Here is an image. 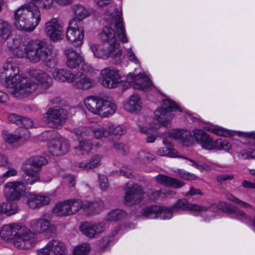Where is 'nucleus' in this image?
<instances>
[{
    "label": "nucleus",
    "mask_w": 255,
    "mask_h": 255,
    "mask_svg": "<svg viewBox=\"0 0 255 255\" xmlns=\"http://www.w3.org/2000/svg\"><path fill=\"white\" fill-rule=\"evenodd\" d=\"M7 45L15 56L25 57L33 63L45 60L52 53V47L46 42L31 40L19 36L9 39Z\"/></svg>",
    "instance_id": "f257e3e1"
},
{
    "label": "nucleus",
    "mask_w": 255,
    "mask_h": 255,
    "mask_svg": "<svg viewBox=\"0 0 255 255\" xmlns=\"http://www.w3.org/2000/svg\"><path fill=\"white\" fill-rule=\"evenodd\" d=\"M19 69L15 60L12 59L7 60L4 64L2 76L5 78V86L8 92L13 97L23 98L35 91L37 85L31 80L21 78L18 73Z\"/></svg>",
    "instance_id": "f03ea898"
},
{
    "label": "nucleus",
    "mask_w": 255,
    "mask_h": 255,
    "mask_svg": "<svg viewBox=\"0 0 255 255\" xmlns=\"http://www.w3.org/2000/svg\"><path fill=\"white\" fill-rule=\"evenodd\" d=\"M102 44H91L90 48L94 56L98 58L107 59L109 57L119 58L122 54L121 45L113 29L105 26L101 34Z\"/></svg>",
    "instance_id": "7ed1b4c3"
},
{
    "label": "nucleus",
    "mask_w": 255,
    "mask_h": 255,
    "mask_svg": "<svg viewBox=\"0 0 255 255\" xmlns=\"http://www.w3.org/2000/svg\"><path fill=\"white\" fill-rule=\"evenodd\" d=\"M14 16L16 27L28 32L33 31L41 20L40 9L32 2L21 5L15 10Z\"/></svg>",
    "instance_id": "20e7f679"
},
{
    "label": "nucleus",
    "mask_w": 255,
    "mask_h": 255,
    "mask_svg": "<svg viewBox=\"0 0 255 255\" xmlns=\"http://www.w3.org/2000/svg\"><path fill=\"white\" fill-rule=\"evenodd\" d=\"M85 105L90 112L103 117L113 115L117 109V106L114 101L96 96L87 98Z\"/></svg>",
    "instance_id": "39448f33"
},
{
    "label": "nucleus",
    "mask_w": 255,
    "mask_h": 255,
    "mask_svg": "<svg viewBox=\"0 0 255 255\" xmlns=\"http://www.w3.org/2000/svg\"><path fill=\"white\" fill-rule=\"evenodd\" d=\"M193 135L196 141L204 149L226 151L231 149L232 144L228 141L221 139L213 140L206 132L201 129H195L193 131Z\"/></svg>",
    "instance_id": "423d86ee"
},
{
    "label": "nucleus",
    "mask_w": 255,
    "mask_h": 255,
    "mask_svg": "<svg viewBox=\"0 0 255 255\" xmlns=\"http://www.w3.org/2000/svg\"><path fill=\"white\" fill-rule=\"evenodd\" d=\"M46 159L43 156L30 157L27 161L28 166L24 168L23 180L26 184L32 185L40 180L39 172L42 166L47 163Z\"/></svg>",
    "instance_id": "0eeeda50"
},
{
    "label": "nucleus",
    "mask_w": 255,
    "mask_h": 255,
    "mask_svg": "<svg viewBox=\"0 0 255 255\" xmlns=\"http://www.w3.org/2000/svg\"><path fill=\"white\" fill-rule=\"evenodd\" d=\"M176 110L181 111L180 108L173 101L163 100L162 101L161 107L154 112L155 120L158 124L151 125L150 130L157 129L161 126L167 127L166 124H168L173 117L171 112Z\"/></svg>",
    "instance_id": "6e6552de"
},
{
    "label": "nucleus",
    "mask_w": 255,
    "mask_h": 255,
    "mask_svg": "<svg viewBox=\"0 0 255 255\" xmlns=\"http://www.w3.org/2000/svg\"><path fill=\"white\" fill-rule=\"evenodd\" d=\"M13 241L14 246L21 250L32 248L35 243V234L24 226L21 225Z\"/></svg>",
    "instance_id": "1a4fd4ad"
},
{
    "label": "nucleus",
    "mask_w": 255,
    "mask_h": 255,
    "mask_svg": "<svg viewBox=\"0 0 255 255\" xmlns=\"http://www.w3.org/2000/svg\"><path fill=\"white\" fill-rule=\"evenodd\" d=\"M44 32L52 41H58L64 37V24L58 18H52L45 23Z\"/></svg>",
    "instance_id": "9d476101"
},
{
    "label": "nucleus",
    "mask_w": 255,
    "mask_h": 255,
    "mask_svg": "<svg viewBox=\"0 0 255 255\" xmlns=\"http://www.w3.org/2000/svg\"><path fill=\"white\" fill-rule=\"evenodd\" d=\"M30 227L36 234L46 233L54 234L56 233V227L51 223L50 219L46 215L30 221Z\"/></svg>",
    "instance_id": "9b49d317"
},
{
    "label": "nucleus",
    "mask_w": 255,
    "mask_h": 255,
    "mask_svg": "<svg viewBox=\"0 0 255 255\" xmlns=\"http://www.w3.org/2000/svg\"><path fill=\"white\" fill-rule=\"evenodd\" d=\"M26 187L21 181L9 182L4 186V193L8 201L19 200L25 194Z\"/></svg>",
    "instance_id": "f8f14e48"
},
{
    "label": "nucleus",
    "mask_w": 255,
    "mask_h": 255,
    "mask_svg": "<svg viewBox=\"0 0 255 255\" xmlns=\"http://www.w3.org/2000/svg\"><path fill=\"white\" fill-rule=\"evenodd\" d=\"M67 112L59 107L49 108L44 118L50 127L57 128L63 125L66 119Z\"/></svg>",
    "instance_id": "ddd939ff"
},
{
    "label": "nucleus",
    "mask_w": 255,
    "mask_h": 255,
    "mask_svg": "<svg viewBox=\"0 0 255 255\" xmlns=\"http://www.w3.org/2000/svg\"><path fill=\"white\" fill-rule=\"evenodd\" d=\"M100 75L101 84L105 87L115 88L121 81V76L119 71L113 67L103 69Z\"/></svg>",
    "instance_id": "4468645a"
},
{
    "label": "nucleus",
    "mask_w": 255,
    "mask_h": 255,
    "mask_svg": "<svg viewBox=\"0 0 255 255\" xmlns=\"http://www.w3.org/2000/svg\"><path fill=\"white\" fill-rule=\"evenodd\" d=\"M66 37L68 41L77 45H82L84 37V24L76 23L74 20L69 21Z\"/></svg>",
    "instance_id": "2eb2a0df"
},
{
    "label": "nucleus",
    "mask_w": 255,
    "mask_h": 255,
    "mask_svg": "<svg viewBox=\"0 0 255 255\" xmlns=\"http://www.w3.org/2000/svg\"><path fill=\"white\" fill-rule=\"evenodd\" d=\"M125 190V200L127 203L131 204L138 203L143 198L144 192L138 184L127 183Z\"/></svg>",
    "instance_id": "dca6fc26"
},
{
    "label": "nucleus",
    "mask_w": 255,
    "mask_h": 255,
    "mask_svg": "<svg viewBox=\"0 0 255 255\" xmlns=\"http://www.w3.org/2000/svg\"><path fill=\"white\" fill-rule=\"evenodd\" d=\"M65 250L63 243L58 240H52L38 251L37 255H65Z\"/></svg>",
    "instance_id": "f3484780"
},
{
    "label": "nucleus",
    "mask_w": 255,
    "mask_h": 255,
    "mask_svg": "<svg viewBox=\"0 0 255 255\" xmlns=\"http://www.w3.org/2000/svg\"><path fill=\"white\" fill-rule=\"evenodd\" d=\"M141 213L144 216L150 218H156V215L159 214L164 219H168L172 217L171 211L169 208L164 206L156 205L146 206L142 209Z\"/></svg>",
    "instance_id": "a211bd4d"
},
{
    "label": "nucleus",
    "mask_w": 255,
    "mask_h": 255,
    "mask_svg": "<svg viewBox=\"0 0 255 255\" xmlns=\"http://www.w3.org/2000/svg\"><path fill=\"white\" fill-rule=\"evenodd\" d=\"M68 141L63 137L52 139L49 144V152L54 156H61L69 150Z\"/></svg>",
    "instance_id": "6ab92c4d"
},
{
    "label": "nucleus",
    "mask_w": 255,
    "mask_h": 255,
    "mask_svg": "<svg viewBox=\"0 0 255 255\" xmlns=\"http://www.w3.org/2000/svg\"><path fill=\"white\" fill-rule=\"evenodd\" d=\"M105 224L104 223H92L85 222L81 224L80 230L82 233L89 238H94L104 231Z\"/></svg>",
    "instance_id": "aec40b11"
},
{
    "label": "nucleus",
    "mask_w": 255,
    "mask_h": 255,
    "mask_svg": "<svg viewBox=\"0 0 255 255\" xmlns=\"http://www.w3.org/2000/svg\"><path fill=\"white\" fill-rule=\"evenodd\" d=\"M127 80L132 84L134 89L139 90H147L151 86L149 78L142 74L134 75L129 73L127 76Z\"/></svg>",
    "instance_id": "412c9836"
},
{
    "label": "nucleus",
    "mask_w": 255,
    "mask_h": 255,
    "mask_svg": "<svg viewBox=\"0 0 255 255\" xmlns=\"http://www.w3.org/2000/svg\"><path fill=\"white\" fill-rule=\"evenodd\" d=\"M30 137L29 131L25 129L20 128L18 134L6 133L3 134V138L5 142L17 146L21 145Z\"/></svg>",
    "instance_id": "4be33fe9"
},
{
    "label": "nucleus",
    "mask_w": 255,
    "mask_h": 255,
    "mask_svg": "<svg viewBox=\"0 0 255 255\" xmlns=\"http://www.w3.org/2000/svg\"><path fill=\"white\" fill-rule=\"evenodd\" d=\"M210 207L202 205L190 204L185 199H179L169 208L172 213L173 210H192L196 212H204L208 210Z\"/></svg>",
    "instance_id": "5701e85b"
},
{
    "label": "nucleus",
    "mask_w": 255,
    "mask_h": 255,
    "mask_svg": "<svg viewBox=\"0 0 255 255\" xmlns=\"http://www.w3.org/2000/svg\"><path fill=\"white\" fill-rule=\"evenodd\" d=\"M106 14L109 17L106 19L108 20H113L114 22V25L116 28L118 36L122 42H128V38L126 35V31L123 24V19L121 16V12L117 10L116 15L114 16L109 11H106Z\"/></svg>",
    "instance_id": "b1692460"
},
{
    "label": "nucleus",
    "mask_w": 255,
    "mask_h": 255,
    "mask_svg": "<svg viewBox=\"0 0 255 255\" xmlns=\"http://www.w3.org/2000/svg\"><path fill=\"white\" fill-rule=\"evenodd\" d=\"M67 57L66 65L70 69H75L83 63V58L80 54L72 48L65 50Z\"/></svg>",
    "instance_id": "393cba45"
},
{
    "label": "nucleus",
    "mask_w": 255,
    "mask_h": 255,
    "mask_svg": "<svg viewBox=\"0 0 255 255\" xmlns=\"http://www.w3.org/2000/svg\"><path fill=\"white\" fill-rule=\"evenodd\" d=\"M30 76L37 81L44 89L48 88L52 83L51 77L44 71L40 69H33L29 72Z\"/></svg>",
    "instance_id": "a878e982"
},
{
    "label": "nucleus",
    "mask_w": 255,
    "mask_h": 255,
    "mask_svg": "<svg viewBox=\"0 0 255 255\" xmlns=\"http://www.w3.org/2000/svg\"><path fill=\"white\" fill-rule=\"evenodd\" d=\"M72 83L77 88L84 90L90 88L93 85V81L80 72L74 74Z\"/></svg>",
    "instance_id": "bb28decb"
},
{
    "label": "nucleus",
    "mask_w": 255,
    "mask_h": 255,
    "mask_svg": "<svg viewBox=\"0 0 255 255\" xmlns=\"http://www.w3.org/2000/svg\"><path fill=\"white\" fill-rule=\"evenodd\" d=\"M20 226V225L14 223L4 225L1 228L0 236L3 240L6 241L14 240Z\"/></svg>",
    "instance_id": "cd10ccee"
},
{
    "label": "nucleus",
    "mask_w": 255,
    "mask_h": 255,
    "mask_svg": "<svg viewBox=\"0 0 255 255\" xmlns=\"http://www.w3.org/2000/svg\"><path fill=\"white\" fill-rule=\"evenodd\" d=\"M157 183L165 186L179 188L184 185L183 181L163 174H159L155 177Z\"/></svg>",
    "instance_id": "c85d7f7f"
},
{
    "label": "nucleus",
    "mask_w": 255,
    "mask_h": 255,
    "mask_svg": "<svg viewBox=\"0 0 255 255\" xmlns=\"http://www.w3.org/2000/svg\"><path fill=\"white\" fill-rule=\"evenodd\" d=\"M53 78L59 82L67 81L72 83L74 74L69 70L65 69H56L53 72Z\"/></svg>",
    "instance_id": "c756f323"
},
{
    "label": "nucleus",
    "mask_w": 255,
    "mask_h": 255,
    "mask_svg": "<svg viewBox=\"0 0 255 255\" xmlns=\"http://www.w3.org/2000/svg\"><path fill=\"white\" fill-rule=\"evenodd\" d=\"M72 10L74 14V16L70 20H74L76 23H83V19L88 16L89 12L82 5L80 4H75L72 7Z\"/></svg>",
    "instance_id": "7c9ffc66"
},
{
    "label": "nucleus",
    "mask_w": 255,
    "mask_h": 255,
    "mask_svg": "<svg viewBox=\"0 0 255 255\" xmlns=\"http://www.w3.org/2000/svg\"><path fill=\"white\" fill-rule=\"evenodd\" d=\"M124 108L125 110L131 113L139 111L142 108L140 98L136 95L131 96L125 104Z\"/></svg>",
    "instance_id": "2f4dec72"
},
{
    "label": "nucleus",
    "mask_w": 255,
    "mask_h": 255,
    "mask_svg": "<svg viewBox=\"0 0 255 255\" xmlns=\"http://www.w3.org/2000/svg\"><path fill=\"white\" fill-rule=\"evenodd\" d=\"M190 133L186 130L174 129L168 134V136L174 139L179 140L185 145H189Z\"/></svg>",
    "instance_id": "473e14b6"
},
{
    "label": "nucleus",
    "mask_w": 255,
    "mask_h": 255,
    "mask_svg": "<svg viewBox=\"0 0 255 255\" xmlns=\"http://www.w3.org/2000/svg\"><path fill=\"white\" fill-rule=\"evenodd\" d=\"M69 207L68 200H66L56 204L53 209V212L57 216L72 215Z\"/></svg>",
    "instance_id": "72a5a7b5"
},
{
    "label": "nucleus",
    "mask_w": 255,
    "mask_h": 255,
    "mask_svg": "<svg viewBox=\"0 0 255 255\" xmlns=\"http://www.w3.org/2000/svg\"><path fill=\"white\" fill-rule=\"evenodd\" d=\"M163 144L166 146L165 147H161L157 151V154L161 156H168L171 157H178L177 155V151L171 148V142L167 140L163 141Z\"/></svg>",
    "instance_id": "f704fd0d"
},
{
    "label": "nucleus",
    "mask_w": 255,
    "mask_h": 255,
    "mask_svg": "<svg viewBox=\"0 0 255 255\" xmlns=\"http://www.w3.org/2000/svg\"><path fill=\"white\" fill-rule=\"evenodd\" d=\"M101 157L100 155L95 154L92 156L89 162H81L79 163V167L84 169H93L100 165Z\"/></svg>",
    "instance_id": "c9c22d12"
},
{
    "label": "nucleus",
    "mask_w": 255,
    "mask_h": 255,
    "mask_svg": "<svg viewBox=\"0 0 255 255\" xmlns=\"http://www.w3.org/2000/svg\"><path fill=\"white\" fill-rule=\"evenodd\" d=\"M18 209L14 202H8L0 204V213L8 216L13 215L18 212Z\"/></svg>",
    "instance_id": "e433bc0d"
},
{
    "label": "nucleus",
    "mask_w": 255,
    "mask_h": 255,
    "mask_svg": "<svg viewBox=\"0 0 255 255\" xmlns=\"http://www.w3.org/2000/svg\"><path fill=\"white\" fill-rule=\"evenodd\" d=\"M12 32L11 25L7 21L0 20V39H7Z\"/></svg>",
    "instance_id": "4c0bfd02"
},
{
    "label": "nucleus",
    "mask_w": 255,
    "mask_h": 255,
    "mask_svg": "<svg viewBox=\"0 0 255 255\" xmlns=\"http://www.w3.org/2000/svg\"><path fill=\"white\" fill-rule=\"evenodd\" d=\"M71 215L78 213L81 209L84 210V202L79 199L67 200Z\"/></svg>",
    "instance_id": "58836bf2"
},
{
    "label": "nucleus",
    "mask_w": 255,
    "mask_h": 255,
    "mask_svg": "<svg viewBox=\"0 0 255 255\" xmlns=\"http://www.w3.org/2000/svg\"><path fill=\"white\" fill-rule=\"evenodd\" d=\"M73 0H41V5L45 9L51 8L54 3H56L61 6H65L72 2Z\"/></svg>",
    "instance_id": "ea45409f"
},
{
    "label": "nucleus",
    "mask_w": 255,
    "mask_h": 255,
    "mask_svg": "<svg viewBox=\"0 0 255 255\" xmlns=\"http://www.w3.org/2000/svg\"><path fill=\"white\" fill-rule=\"evenodd\" d=\"M91 131L94 137L98 139H102L103 138L107 137L109 135L108 129L104 127L99 126L91 128Z\"/></svg>",
    "instance_id": "a19ab883"
},
{
    "label": "nucleus",
    "mask_w": 255,
    "mask_h": 255,
    "mask_svg": "<svg viewBox=\"0 0 255 255\" xmlns=\"http://www.w3.org/2000/svg\"><path fill=\"white\" fill-rule=\"evenodd\" d=\"M71 132L77 137L89 136L91 135V128L80 126L73 128Z\"/></svg>",
    "instance_id": "79ce46f5"
},
{
    "label": "nucleus",
    "mask_w": 255,
    "mask_h": 255,
    "mask_svg": "<svg viewBox=\"0 0 255 255\" xmlns=\"http://www.w3.org/2000/svg\"><path fill=\"white\" fill-rule=\"evenodd\" d=\"M102 207V204L98 202L84 201V210L91 213L98 212Z\"/></svg>",
    "instance_id": "37998d69"
},
{
    "label": "nucleus",
    "mask_w": 255,
    "mask_h": 255,
    "mask_svg": "<svg viewBox=\"0 0 255 255\" xmlns=\"http://www.w3.org/2000/svg\"><path fill=\"white\" fill-rule=\"evenodd\" d=\"M92 143L88 140H81L77 149L82 155L88 154L92 149Z\"/></svg>",
    "instance_id": "c03bdc74"
},
{
    "label": "nucleus",
    "mask_w": 255,
    "mask_h": 255,
    "mask_svg": "<svg viewBox=\"0 0 255 255\" xmlns=\"http://www.w3.org/2000/svg\"><path fill=\"white\" fill-rule=\"evenodd\" d=\"M108 130L109 134L111 133L115 135H122L126 132L127 129L123 125H111L108 127Z\"/></svg>",
    "instance_id": "a18cd8bd"
},
{
    "label": "nucleus",
    "mask_w": 255,
    "mask_h": 255,
    "mask_svg": "<svg viewBox=\"0 0 255 255\" xmlns=\"http://www.w3.org/2000/svg\"><path fill=\"white\" fill-rule=\"evenodd\" d=\"M126 216V213L122 210L116 209L110 212L107 217V219L110 221H117L121 220Z\"/></svg>",
    "instance_id": "49530a36"
},
{
    "label": "nucleus",
    "mask_w": 255,
    "mask_h": 255,
    "mask_svg": "<svg viewBox=\"0 0 255 255\" xmlns=\"http://www.w3.org/2000/svg\"><path fill=\"white\" fill-rule=\"evenodd\" d=\"M50 201V198L49 196L38 194L37 203H32L31 208H38L43 206L48 205Z\"/></svg>",
    "instance_id": "de8ad7c7"
},
{
    "label": "nucleus",
    "mask_w": 255,
    "mask_h": 255,
    "mask_svg": "<svg viewBox=\"0 0 255 255\" xmlns=\"http://www.w3.org/2000/svg\"><path fill=\"white\" fill-rule=\"evenodd\" d=\"M228 210L232 213H234L236 217L242 221L245 220H250V218L243 211L238 208L232 206L228 208Z\"/></svg>",
    "instance_id": "09e8293b"
},
{
    "label": "nucleus",
    "mask_w": 255,
    "mask_h": 255,
    "mask_svg": "<svg viewBox=\"0 0 255 255\" xmlns=\"http://www.w3.org/2000/svg\"><path fill=\"white\" fill-rule=\"evenodd\" d=\"M90 250L89 244L84 243L77 246L74 250V255H87Z\"/></svg>",
    "instance_id": "8fccbe9b"
},
{
    "label": "nucleus",
    "mask_w": 255,
    "mask_h": 255,
    "mask_svg": "<svg viewBox=\"0 0 255 255\" xmlns=\"http://www.w3.org/2000/svg\"><path fill=\"white\" fill-rule=\"evenodd\" d=\"M226 197L228 200L231 201L235 204L241 206L242 207L245 208H250L252 207L251 205L249 204L240 200L231 193L227 194L226 195Z\"/></svg>",
    "instance_id": "3c124183"
},
{
    "label": "nucleus",
    "mask_w": 255,
    "mask_h": 255,
    "mask_svg": "<svg viewBox=\"0 0 255 255\" xmlns=\"http://www.w3.org/2000/svg\"><path fill=\"white\" fill-rule=\"evenodd\" d=\"M238 157L243 159L255 158V148H251L249 151L246 149L242 150L239 153Z\"/></svg>",
    "instance_id": "603ef678"
},
{
    "label": "nucleus",
    "mask_w": 255,
    "mask_h": 255,
    "mask_svg": "<svg viewBox=\"0 0 255 255\" xmlns=\"http://www.w3.org/2000/svg\"><path fill=\"white\" fill-rule=\"evenodd\" d=\"M154 158L153 154L148 152L141 151L137 154V158L141 161L145 162L152 160Z\"/></svg>",
    "instance_id": "864d4df0"
},
{
    "label": "nucleus",
    "mask_w": 255,
    "mask_h": 255,
    "mask_svg": "<svg viewBox=\"0 0 255 255\" xmlns=\"http://www.w3.org/2000/svg\"><path fill=\"white\" fill-rule=\"evenodd\" d=\"M99 186L103 191H105L109 187V181L107 177L103 174H99Z\"/></svg>",
    "instance_id": "5fc2aeb1"
},
{
    "label": "nucleus",
    "mask_w": 255,
    "mask_h": 255,
    "mask_svg": "<svg viewBox=\"0 0 255 255\" xmlns=\"http://www.w3.org/2000/svg\"><path fill=\"white\" fill-rule=\"evenodd\" d=\"M113 146L115 150L121 154H124L128 151V146L122 143L119 142H114Z\"/></svg>",
    "instance_id": "6e6d98bb"
},
{
    "label": "nucleus",
    "mask_w": 255,
    "mask_h": 255,
    "mask_svg": "<svg viewBox=\"0 0 255 255\" xmlns=\"http://www.w3.org/2000/svg\"><path fill=\"white\" fill-rule=\"evenodd\" d=\"M177 174L180 177L188 180H194L196 179V176L192 173L183 170H178Z\"/></svg>",
    "instance_id": "4d7b16f0"
},
{
    "label": "nucleus",
    "mask_w": 255,
    "mask_h": 255,
    "mask_svg": "<svg viewBox=\"0 0 255 255\" xmlns=\"http://www.w3.org/2000/svg\"><path fill=\"white\" fill-rule=\"evenodd\" d=\"M7 170L2 174V178L5 180L6 178L14 176L17 175V171L16 168L11 167L8 165Z\"/></svg>",
    "instance_id": "13d9d810"
},
{
    "label": "nucleus",
    "mask_w": 255,
    "mask_h": 255,
    "mask_svg": "<svg viewBox=\"0 0 255 255\" xmlns=\"http://www.w3.org/2000/svg\"><path fill=\"white\" fill-rule=\"evenodd\" d=\"M38 194L34 193H28L26 195L27 203L28 205L31 208L32 203H37Z\"/></svg>",
    "instance_id": "bf43d9fd"
},
{
    "label": "nucleus",
    "mask_w": 255,
    "mask_h": 255,
    "mask_svg": "<svg viewBox=\"0 0 255 255\" xmlns=\"http://www.w3.org/2000/svg\"><path fill=\"white\" fill-rule=\"evenodd\" d=\"M21 117L15 114H9L7 119L8 120L13 124L17 125H20Z\"/></svg>",
    "instance_id": "052dcab7"
},
{
    "label": "nucleus",
    "mask_w": 255,
    "mask_h": 255,
    "mask_svg": "<svg viewBox=\"0 0 255 255\" xmlns=\"http://www.w3.org/2000/svg\"><path fill=\"white\" fill-rule=\"evenodd\" d=\"M41 62H44L46 66L51 68H54L57 64L56 60L52 58L51 54L45 60L42 61Z\"/></svg>",
    "instance_id": "680f3d73"
},
{
    "label": "nucleus",
    "mask_w": 255,
    "mask_h": 255,
    "mask_svg": "<svg viewBox=\"0 0 255 255\" xmlns=\"http://www.w3.org/2000/svg\"><path fill=\"white\" fill-rule=\"evenodd\" d=\"M140 131L142 133L147 134V136L146 138V141L147 142L152 143L154 141L156 137L152 134H150V132H149V129H148L147 128H140Z\"/></svg>",
    "instance_id": "e2e57ef3"
},
{
    "label": "nucleus",
    "mask_w": 255,
    "mask_h": 255,
    "mask_svg": "<svg viewBox=\"0 0 255 255\" xmlns=\"http://www.w3.org/2000/svg\"><path fill=\"white\" fill-rule=\"evenodd\" d=\"M121 173L122 175L127 178H130L133 177L132 169L127 166L123 167L121 169Z\"/></svg>",
    "instance_id": "0e129e2a"
},
{
    "label": "nucleus",
    "mask_w": 255,
    "mask_h": 255,
    "mask_svg": "<svg viewBox=\"0 0 255 255\" xmlns=\"http://www.w3.org/2000/svg\"><path fill=\"white\" fill-rule=\"evenodd\" d=\"M20 125H22L24 129L31 128L33 126V122L31 119L27 118H21ZM24 129V128H22Z\"/></svg>",
    "instance_id": "69168bd1"
},
{
    "label": "nucleus",
    "mask_w": 255,
    "mask_h": 255,
    "mask_svg": "<svg viewBox=\"0 0 255 255\" xmlns=\"http://www.w3.org/2000/svg\"><path fill=\"white\" fill-rule=\"evenodd\" d=\"M212 132L217 135L223 136H228L229 135L228 131L219 128H212Z\"/></svg>",
    "instance_id": "338daca9"
},
{
    "label": "nucleus",
    "mask_w": 255,
    "mask_h": 255,
    "mask_svg": "<svg viewBox=\"0 0 255 255\" xmlns=\"http://www.w3.org/2000/svg\"><path fill=\"white\" fill-rule=\"evenodd\" d=\"M234 178V175H221L217 176V181L221 183H224L225 181L228 180H232Z\"/></svg>",
    "instance_id": "774afa93"
}]
</instances>
